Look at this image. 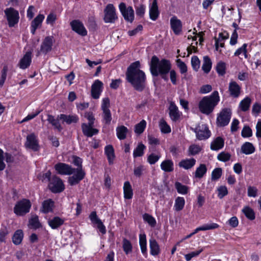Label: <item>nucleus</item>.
<instances>
[{
    "label": "nucleus",
    "instance_id": "11",
    "mask_svg": "<svg viewBox=\"0 0 261 261\" xmlns=\"http://www.w3.org/2000/svg\"><path fill=\"white\" fill-rule=\"evenodd\" d=\"M119 8L124 19L132 22L134 20V11L132 7L129 6L126 8L125 3H121L119 5Z\"/></svg>",
    "mask_w": 261,
    "mask_h": 261
},
{
    "label": "nucleus",
    "instance_id": "39",
    "mask_svg": "<svg viewBox=\"0 0 261 261\" xmlns=\"http://www.w3.org/2000/svg\"><path fill=\"white\" fill-rule=\"evenodd\" d=\"M128 129L126 127L121 125L116 128L117 136L120 140H124L126 137Z\"/></svg>",
    "mask_w": 261,
    "mask_h": 261
},
{
    "label": "nucleus",
    "instance_id": "57",
    "mask_svg": "<svg viewBox=\"0 0 261 261\" xmlns=\"http://www.w3.org/2000/svg\"><path fill=\"white\" fill-rule=\"evenodd\" d=\"M241 135L243 138H249L252 136V130L248 125H245L241 132Z\"/></svg>",
    "mask_w": 261,
    "mask_h": 261
},
{
    "label": "nucleus",
    "instance_id": "23",
    "mask_svg": "<svg viewBox=\"0 0 261 261\" xmlns=\"http://www.w3.org/2000/svg\"><path fill=\"white\" fill-rule=\"evenodd\" d=\"M169 110V116L171 120L173 121H176L180 117V113L174 102H170Z\"/></svg>",
    "mask_w": 261,
    "mask_h": 261
},
{
    "label": "nucleus",
    "instance_id": "59",
    "mask_svg": "<svg viewBox=\"0 0 261 261\" xmlns=\"http://www.w3.org/2000/svg\"><path fill=\"white\" fill-rule=\"evenodd\" d=\"M218 196L220 199L223 198L228 194V190L226 186H221L218 188Z\"/></svg>",
    "mask_w": 261,
    "mask_h": 261
},
{
    "label": "nucleus",
    "instance_id": "15",
    "mask_svg": "<svg viewBox=\"0 0 261 261\" xmlns=\"http://www.w3.org/2000/svg\"><path fill=\"white\" fill-rule=\"evenodd\" d=\"M25 145L27 148L31 149L34 151H37L39 150L38 140L37 136L34 133H32L27 136Z\"/></svg>",
    "mask_w": 261,
    "mask_h": 261
},
{
    "label": "nucleus",
    "instance_id": "5",
    "mask_svg": "<svg viewBox=\"0 0 261 261\" xmlns=\"http://www.w3.org/2000/svg\"><path fill=\"white\" fill-rule=\"evenodd\" d=\"M110 107V99L108 97L102 99L101 109L102 111V122L106 124H110L112 120V115L109 109Z\"/></svg>",
    "mask_w": 261,
    "mask_h": 261
},
{
    "label": "nucleus",
    "instance_id": "8",
    "mask_svg": "<svg viewBox=\"0 0 261 261\" xmlns=\"http://www.w3.org/2000/svg\"><path fill=\"white\" fill-rule=\"evenodd\" d=\"M31 203L29 200L23 199L16 204L14 208V213L18 216H23L29 212Z\"/></svg>",
    "mask_w": 261,
    "mask_h": 261
},
{
    "label": "nucleus",
    "instance_id": "13",
    "mask_svg": "<svg viewBox=\"0 0 261 261\" xmlns=\"http://www.w3.org/2000/svg\"><path fill=\"white\" fill-rule=\"evenodd\" d=\"M55 168L59 174L62 175H71L75 171V168H73L71 166L63 163L56 164Z\"/></svg>",
    "mask_w": 261,
    "mask_h": 261
},
{
    "label": "nucleus",
    "instance_id": "50",
    "mask_svg": "<svg viewBox=\"0 0 261 261\" xmlns=\"http://www.w3.org/2000/svg\"><path fill=\"white\" fill-rule=\"evenodd\" d=\"M143 218L151 227H154L155 226L156 224V220L151 215L148 214H145L143 216Z\"/></svg>",
    "mask_w": 261,
    "mask_h": 261
},
{
    "label": "nucleus",
    "instance_id": "31",
    "mask_svg": "<svg viewBox=\"0 0 261 261\" xmlns=\"http://www.w3.org/2000/svg\"><path fill=\"white\" fill-rule=\"evenodd\" d=\"M58 117L62 120L63 122H66L68 124L72 123H76L79 120L78 117L75 115H67L65 114H60L58 115Z\"/></svg>",
    "mask_w": 261,
    "mask_h": 261
},
{
    "label": "nucleus",
    "instance_id": "42",
    "mask_svg": "<svg viewBox=\"0 0 261 261\" xmlns=\"http://www.w3.org/2000/svg\"><path fill=\"white\" fill-rule=\"evenodd\" d=\"M23 233L21 230L18 229L15 231L13 237L12 241L14 244L19 245L22 242Z\"/></svg>",
    "mask_w": 261,
    "mask_h": 261
},
{
    "label": "nucleus",
    "instance_id": "58",
    "mask_svg": "<svg viewBox=\"0 0 261 261\" xmlns=\"http://www.w3.org/2000/svg\"><path fill=\"white\" fill-rule=\"evenodd\" d=\"M200 61L196 56H194L191 58V65L193 69L197 71L200 67Z\"/></svg>",
    "mask_w": 261,
    "mask_h": 261
},
{
    "label": "nucleus",
    "instance_id": "49",
    "mask_svg": "<svg viewBox=\"0 0 261 261\" xmlns=\"http://www.w3.org/2000/svg\"><path fill=\"white\" fill-rule=\"evenodd\" d=\"M146 125V122L142 120L139 123L136 125L135 132L139 135L141 134L144 130Z\"/></svg>",
    "mask_w": 261,
    "mask_h": 261
},
{
    "label": "nucleus",
    "instance_id": "36",
    "mask_svg": "<svg viewBox=\"0 0 261 261\" xmlns=\"http://www.w3.org/2000/svg\"><path fill=\"white\" fill-rule=\"evenodd\" d=\"M139 244L142 253L145 256H147L146 237L144 233L139 235Z\"/></svg>",
    "mask_w": 261,
    "mask_h": 261
},
{
    "label": "nucleus",
    "instance_id": "45",
    "mask_svg": "<svg viewBox=\"0 0 261 261\" xmlns=\"http://www.w3.org/2000/svg\"><path fill=\"white\" fill-rule=\"evenodd\" d=\"M247 44L244 43L241 47L239 48L234 53V56L239 57L242 55L245 59L248 58L247 51Z\"/></svg>",
    "mask_w": 261,
    "mask_h": 261
},
{
    "label": "nucleus",
    "instance_id": "48",
    "mask_svg": "<svg viewBox=\"0 0 261 261\" xmlns=\"http://www.w3.org/2000/svg\"><path fill=\"white\" fill-rule=\"evenodd\" d=\"M29 224L31 227L34 229L38 228L41 226L38 217L37 215L32 216L31 218L29 220Z\"/></svg>",
    "mask_w": 261,
    "mask_h": 261
},
{
    "label": "nucleus",
    "instance_id": "54",
    "mask_svg": "<svg viewBox=\"0 0 261 261\" xmlns=\"http://www.w3.org/2000/svg\"><path fill=\"white\" fill-rule=\"evenodd\" d=\"M201 147L198 145L196 144H192L190 146L188 151L189 152V155H194L198 153H199L201 150Z\"/></svg>",
    "mask_w": 261,
    "mask_h": 261
},
{
    "label": "nucleus",
    "instance_id": "1",
    "mask_svg": "<svg viewBox=\"0 0 261 261\" xmlns=\"http://www.w3.org/2000/svg\"><path fill=\"white\" fill-rule=\"evenodd\" d=\"M126 79L136 90L142 91L144 89L146 78L144 72L140 70L139 61L132 63L127 67Z\"/></svg>",
    "mask_w": 261,
    "mask_h": 261
},
{
    "label": "nucleus",
    "instance_id": "43",
    "mask_svg": "<svg viewBox=\"0 0 261 261\" xmlns=\"http://www.w3.org/2000/svg\"><path fill=\"white\" fill-rule=\"evenodd\" d=\"M242 212L244 214L245 216L250 220H253L255 218L254 211L249 206L244 207L242 210Z\"/></svg>",
    "mask_w": 261,
    "mask_h": 261
},
{
    "label": "nucleus",
    "instance_id": "63",
    "mask_svg": "<svg viewBox=\"0 0 261 261\" xmlns=\"http://www.w3.org/2000/svg\"><path fill=\"white\" fill-rule=\"evenodd\" d=\"M230 154L229 153L222 152L220 153L217 156L218 160L222 162H227L230 159Z\"/></svg>",
    "mask_w": 261,
    "mask_h": 261
},
{
    "label": "nucleus",
    "instance_id": "17",
    "mask_svg": "<svg viewBox=\"0 0 261 261\" xmlns=\"http://www.w3.org/2000/svg\"><path fill=\"white\" fill-rule=\"evenodd\" d=\"M89 219L92 223L96 225L99 231L103 234L106 233V228L101 220L97 217L96 212L93 211L89 215Z\"/></svg>",
    "mask_w": 261,
    "mask_h": 261
},
{
    "label": "nucleus",
    "instance_id": "16",
    "mask_svg": "<svg viewBox=\"0 0 261 261\" xmlns=\"http://www.w3.org/2000/svg\"><path fill=\"white\" fill-rule=\"evenodd\" d=\"M72 30L82 36L87 35V31L83 23L79 20H73L70 23Z\"/></svg>",
    "mask_w": 261,
    "mask_h": 261
},
{
    "label": "nucleus",
    "instance_id": "38",
    "mask_svg": "<svg viewBox=\"0 0 261 261\" xmlns=\"http://www.w3.org/2000/svg\"><path fill=\"white\" fill-rule=\"evenodd\" d=\"M212 62L211 59L207 56H204L203 57V62L202 66L203 71L205 73H208L212 68Z\"/></svg>",
    "mask_w": 261,
    "mask_h": 261
},
{
    "label": "nucleus",
    "instance_id": "41",
    "mask_svg": "<svg viewBox=\"0 0 261 261\" xmlns=\"http://www.w3.org/2000/svg\"><path fill=\"white\" fill-rule=\"evenodd\" d=\"M251 103V98L249 97H246L241 101L239 104V108L242 111L246 112L249 110Z\"/></svg>",
    "mask_w": 261,
    "mask_h": 261
},
{
    "label": "nucleus",
    "instance_id": "10",
    "mask_svg": "<svg viewBox=\"0 0 261 261\" xmlns=\"http://www.w3.org/2000/svg\"><path fill=\"white\" fill-rule=\"evenodd\" d=\"M231 111L229 109H223L218 115L216 123L218 126L227 125L231 118Z\"/></svg>",
    "mask_w": 261,
    "mask_h": 261
},
{
    "label": "nucleus",
    "instance_id": "44",
    "mask_svg": "<svg viewBox=\"0 0 261 261\" xmlns=\"http://www.w3.org/2000/svg\"><path fill=\"white\" fill-rule=\"evenodd\" d=\"M145 146L142 143H139L137 147L134 150V158L142 156L144 154V150L145 149Z\"/></svg>",
    "mask_w": 261,
    "mask_h": 261
},
{
    "label": "nucleus",
    "instance_id": "47",
    "mask_svg": "<svg viewBox=\"0 0 261 261\" xmlns=\"http://www.w3.org/2000/svg\"><path fill=\"white\" fill-rule=\"evenodd\" d=\"M175 187L178 193L181 194H186L188 192V187L185 185H182L179 182H176Z\"/></svg>",
    "mask_w": 261,
    "mask_h": 261
},
{
    "label": "nucleus",
    "instance_id": "40",
    "mask_svg": "<svg viewBox=\"0 0 261 261\" xmlns=\"http://www.w3.org/2000/svg\"><path fill=\"white\" fill-rule=\"evenodd\" d=\"M185 200L184 197H177L175 200L174 209L176 212L181 211L185 206Z\"/></svg>",
    "mask_w": 261,
    "mask_h": 261
},
{
    "label": "nucleus",
    "instance_id": "4",
    "mask_svg": "<svg viewBox=\"0 0 261 261\" xmlns=\"http://www.w3.org/2000/svg\"><path fill=\"white\" fill-rule=\"evenodd\" d=\"M55 42V39L53 36H46L43 40L39 49L37 51L36 56L38 57L43 54L47 55L53 49V46Z\"/></svg>",
    "mask_w": 261,
    "mask_h": 261
},
{
    "label": "nucleus",
    "instance_id": "53",
    "mask_svg": "<svg viewBox=\"0 0 261 261\" xmlns=\"http://www.w3.org/2000/svg\"><path fill=\"white\" fill-rule=\"evenodd\" d=\"M222 173V170L221 168H216L213 170L211 174L212 180H217L221 176Z\"/></svg>",
    "mask_w": 261,
    "mask_h": 261
},
{
    "label": "nucleus",
    "instance_id": "25",
    "mask_svg": "<svg viewBox=\"0 0 261 261\" xmlns=\"http://www.w3.org/2000/svg\"><path fill=\"white\" fill-rule=\"evenodd\" d=\"M31 55L32 53L31 51H28L20 60L19 66L21 69H26L30 66L32 61Z\"/></svg>",
    "mask_w": 261,
    "mask_h": 261
},
{
    "label": "nucleus",
    "instance_id": "35",
    "mask_svg": "<svg viewBox=\"0 0 261 261\" xmlns=\"http://www.w3.org/2000/svg\"><path fill=\"white\" fill-rule=\"evenodd\" d=\"M161 168L162 170L166 172H170L174 170V164L171 160H166L162 162Z\"/></svg>",
    "mask_w": 261,
    "mask_h": 261
},
{
    "label": "nucleus",
    "instance_id": "46",
    "mask_svg": "<svg viewBox=\"0 0 261 261\" xmlns=\"http://www.w3.org/2000/svg\"><path fill=\"white\" fill-rule=\"evenodd\" d=\"M160 127L161 131L164 134H168L171 132V128L164 119H161L160 121Z\"/></svg>",
    "mask_w": 261,
    "mask_h": 261
},
{
    "label": "nucleus",
    "instance_id": "26",
    "mask_svg": "<svg viewBox=\"0 0 261 261\" xmlns=\"http://www.w3.org/2000/svg\"><path fill=\"white\" fill-rule=\"evenodd\" d=\"M150 253L153 256H157L160 253L159 245L154 238L149 240Z\"/></svg>",
    "mask_w": 261,
    "mask_h": 261
},
{
    "label": "nucleus",
    "instance_id": "34",
    "mask_svg": "<svg viewBox=\"0 0 261 261\" xmlns=\"http://www.w3.org/2000/svg\"><path fill=\"white\" fill-rule=\"evenodd\" d=\"M241 152L245 154H250L254 152L255 149L253 144L248 142L244 143L241 146Z\"/></svg>",
    "mask_w": 261,
    "mask_h": 261
},
{
    "label": "nucleus",
    "instance_id": "9",
    "mask_svg": "<svg viewBox=\"0 0 261 261\" xmlns=\"http://www.w3.org/2000/svg\"><path fill=\"white\" fill-rule=\"evenodd\" d=\"M103 20L106 23H113L118 19L114 5L109 4L104 9Z\"/></svg>",
    "mask_w": 261,
    "mask_h": 261
},
{
    "label": "nucleus",
    "instance_id": "28",
    "mask_svg": "<svg viewBox=\"0 0 261 261\" xmlns=\"http://www.w3.org/2000/svg\"><path fill=\"white\" fill-rule=\"evenodd\" d=\"M64 223V219L59 217H54L48 221L49 226L54 229H57L62 225Z\"/></svg>",
    "mask_w": 261,
    "mask_h": 261
},
{
    "label": "nucleus",
    "instance_id": "62",
    "mask_svg": "<svg viewBox=\"0 0 261 261\" xmlns=\"http://www.w3.org/2000/svg\"><path fill=\"white\" fill-rule=\"evenodd\" d=\"M203 251V249L201 248L198 250L191 252L185 255V259L187 261L190 260L193 257H196Z\"/></svg>",
    "mask_w": 261,
    "mask_h": 261
},
{
    "label": "nucleus",
    "instance_id": "7",
    "mask_svg": "<svg viewBox=\"0 0 261 261\" xmlns=\"http://www.w3.org/2000/svg\"><path fill=\"white\" fill-rule=\"evenodd\" d=\"M4 12L9 27H13L18 23L19 19L18 11L11 7L6 9Z\"/></svg>",
    "mask_w": 261,
    "mask_h": 261
},
{
    "label": "nucleus",
    "instance_id": "24",
    "mask_svg": "<svg viewBox=\"0 0 261 261\" xmlns=\"http://www.w3.org/2000/svg\"><path fill=\"white\" fill-rule=\"evenodd\" d=\"M196 161L194 158L185 159L181 160L179 163V167L185 170H189L193 168L195 165Z\"/></svg>",
    "mask_w": 261,
    "mask_h": 261
},
{
    "label": "nucleus",
    "instance_id": "51",
    "mask_svg": "<svg viewBox=\"0 0 261 261\" xmlns=\"http://www.w3.org/2000/svg\"><path fill=\"white\" fill-rule=\"evenodd\" d=\"M229 37L228 34L226 32L220 33L219 34V37L215 38V46L216 50H218L219 47V42L224 41L227 39Z\"/></svg>",
    "mask_w": 261,
    "mask_h": 261
},
{
    "label": "nucleus",
    "instance_id": "32",
    "mask_svg": "<svg viewBox=\"0 0 261 261\" xmlns=\"http://www.w3.org/2000/svg\"><path fill=\"white\" fill-rule=\"evenodd\" d=\"M224 145V140L221 137H217L211 144V149L218 150L222 148Z\"/></svg>",
    "mask_w": 261,
    "mask_h": 261
},
{
    "label": "nucleus",
    "instance_id": "19",
    "mask_svg": "<svg viewBox=\"0 0 261 261\" xmlns=\"http://www.w3.org/2000/svg\"><path fill=\"white\" fill-rule=\"evenodd\" d=\"M171 28L174 33L178 35L180 33L182 30V23L181 21L177 17L173 16L170 19Z\"/></svg>",
    "mask_w": 261,
    "mask_h": 261
},
{
    "label": "nucleus",
    "instance_id": "27",
    "mask_svg": "<svg viewBox=\"0 0 261 261\" xmlns=\"http://www.w3.org/2000/svg\"><path fill=\"white\" fill-rule=\"evenodd\" d=\"M54 206V201L51 199H48L42 202L41 211L44 214L51 212Z\"/></svg>",
    "mask_w": 261,
    "mask_h": 261
},
{
    "label": "nucleus",
    "instance_id": "20",
    "mask_svg": "<svg viewBox=\"0 0 261 261\" xmlns=\"http://www.w3.org/2000/svg\"><path fill=\"white\" fill-rule=\"evenodd\" d=\"M241 87L236 82L231 81L229 84L228 91L230 96L234 98L238 97L241 93Z\"/></svg>",
    "mask_w": 261,
    "mask_h": 261
},
{
    "label": "nucleus",
    "instance_id": "2",
    "mask_svg": "<svg viewBox=\"0 0 261 261\" xmlns=\"http://www.w3.org/2000/svg\"><path fill=\"white\" fill-rule=\"evenodd\" d=\"M149 65L150 72L153 76L160 75L164 81H168L167 74L171 69V64L169 60L165 59L160 60L156 56H153Z\"/></svg>",
    "mask_w": 261,
    "mask_h": 261
},
{
    "label": "nucleus",
    "instance_id": "3",
    "mask_svg": "<svg viewBox=\"0 0 261 261\" xmlns=\"http://www.w3.org/2000/svg\"><path fill=\"white\" fill-rule=\"evenodd\" d=\"M219 100L218 92L215 91L210 96H205L200 101L199 103L200 111L206 115L211 114Z\"/></svg>",
    "mask_w": 261,
    "mask_h": 261
},
{
    "label": "nucleus",
    "instance_id": "14",
    "mask_svg": "<svg viewBox=\"0 0 261 261\" xmlns=\"http://www.w3.org/2000/svg\"><path fill=\"white\" fill-rule=\"evenodd\" d=\"M74 174L68 178V183L70 186L78 184L85 177V173L82 169L76 168Z\"/></svg>",
    "mask_w": 261,
    "mask_h": 261
},
{
    "label": "nucleus",
    "instance_id": "60",
    "mask_svg": "<svg viewBox=\"0 0 261 261\" xmlns=\"http://www.w3.org/2000/svg\"><path fill=\"white\" fill-rule=\"evenodd\" d=\"M8 70V68L7 66H6V65L4 66L2 70V72H1L2 74H1V79H0V87H2L4 85V84L5 82V80L7 77Z\"/></svg>",
    "mask_w": 261,
    "mask_h": 261
},
{
    "label": "nucleus",
    "instance_id": "21",
    "mask_svg": "<svg viewBox=\"0 0 261 261\" xmlns=\"http://www.w3.org/2000/svg\"><path fill=\"white\" fill-rule=\"evenodd\" d=\"M93 125L89 124L83 123L82 124V129L84 135L88 137H91L98 133V130L93 128Z\"/></svg>",
    "mask_w": 261,
    "mask_h": 261
},
{
    "label": "nucleus",
    "instance_id": "52",
    "mask_svg": "<svg viewBox=\"0 0 261 261\" xmlns=\"http://www.w3.org/2000/svg\"><path fill=\"white\" fill-rule=\"evenodd\" d=\"M122 247L124 252L127 254L132 251V245L130 242L125 238L123 239Z\"/></svg>",
    "mask_w": 261,
    "mask_h": 261
},
{
    "label": "nucleus",
    "instance_id": "55",
    "mask_svg": "<svg viewBox=\"0 0 261 261\" xmlns=\"http://www.w3.org/2000/svg\"><path fill=\"white\" fill-rule=\"evenodd\" d=\"M44 19V16L43 14H39L32 21L31 25L38 28L41 25Z\"/></svg>",
    "mask_w": 261,
    "mask_h": 261
},
{
    "label": "nucleus",
    "instance_id": "61",
    "mask_svg": "<svg viewBox=\"0 0 261 261\" xmlns=\"http://www.w3.org/2000/svg\"><path fill=\"white\" fill-rule=\"evenodd\" d=\"M177 65L179 68L180 72L181 74L186 73L187 72V66L186 64L180 59L176 60Z\"/></svg>",
    "mask_w": 261,
    "mask_h": 261
},
{
    "label": "nucleus",
    "instance_id": "64",
    "mask_svg": "<svg viewBox=\"0 0 261 261\" xmlns=\"http://www.w3.org/2000/svg\"><path fill=\"white\" fill-rule=\"evenodd\" d=\"M144 167L142 165L135 167L134 169V174L137 177H140L143 173Z\"/></svg>",
    "mask_w": 261,
    "mask_h": 261
},
{
    "label": "nucleus",
    "instance_id": "12",
    "mask_svg": "<svg viewBox=\"0 0 261 261\" xmlns=\"http://www.w3.org/2000/svg\"><path fill=\"white\" fill-rule=\"evenodd\" d=\"M197 138L199 140H206L211 136V132L205 124L198 125L194 129Z\"/></svg>",
    "mask_w": 261,
    "mask_h": 261
},
{
    "label": "nucleus",
    "instance_id": "18",
    "mask_svg": "<svg viewBox=\"0 0 261 261\" xmlns=\"http://www.w3.org/2000/svg\"><path fill=\"white\" fill-rule=\"evenodd\" d=\"M102 83L98 80L94 81L91 86V96L94 99L99 98L102 91Z\"/></svg>",
    "mask_w": 261,
    "mask_h": 261
},
{
    "label": "nucleus",
    "instance_id": "33",
    "mask_svg": "<svg viewBox=\"0 0 261 261\" xmlns=\"http://www.w3.org/2000/svg\"><path fill=\"white\" fill-rule=\"evenodd\" d=\"M124 198L126 199H132L133 196V192L132 186L129 181L124 182L123 186Z\"/></svg>",
    "mask_w": 261,
    "mask_h": 261
},
{
    "label": "nucleus",
    "instance_id": "37",
    "mask_svg": "<svg viewBox=\"0 0 261 261\" xmlns=\"http://www.w3.org/2000/svg\"><path fill=\"white\" fill-rule=\"evenodd\" d=\"M207 171L206 165L204 164H200L199 166L196 169L195 172V177L201 178L205 174Z\"/></svg>",
    "mask_w": 261,
    "mask_h": 261
},
{
    "label": "nucleus",
    "instance_id": "6",
    "mask_svg": "<svg viewBox=\"0 0 261 261\" xmlns=\"http://www.w3.org/2000/svg\"><path fill=\"white\" fill-rule=\"evenodd\" d=\"M48 189L54 193H59L65 189V185L62 180L59 177L54 175L48 185Z\"/></svg>",
    "mask_w": 261,
    "mask_h": 261
},
{
    "label": "nucleus",
    "instance_id": "29",
    "mask_svg": "<svg viewBox=\"0 0 261 261\" xmlns=\"http://www.w3.org/2000/svg\"><path fill=\"white\" fill-rule=\"evenodd\" d=\"M105 153L107 156L109 164H113L115 158L113 147L111 145H107L105 148Z\"/></svg>",
    "mask_w": 261,
    "mask_h": 261
},
{
    "label": "nucleus",
    "instance_id": "22",
    "mask_svg": "<svg viewBox=\"0 0 261 261\" xmlns=\"http://www.w3.org/2000/svg\"><path fill=\"white\" fill-rule=\"evenodd\" d=\"M159 14L157 0H153L149 7V17L152 20L155 21L158 18Z\"/></svg>",
    "mask_w": 261,
    "mask_h": 261
},
{
    "label": "nucleus",
    "instance_id": "56",
    "mask_svg": "<svg viewBox=\"0 0 261 261\" xmlns=\"http://www.w3.org/2000/svg\"><path fill=\"white\" fill-rule=\"evenodd\" d=\"M226 65L223 62H219L216 66V70L220 75H223L225 73Z\"/></svg>",
    "mask_w": 261,
    "mask_h": 261
},
{
    "label": "nucleus",
    "instance_id": "30",
    "mask_svg": "<svg viewBox=\"0 0 261 261\" xmlns=\"http://www.w3.org/2000/svg\"><path fill=\"white\" fill-rule=\"evenodd\" d=\"M60 118L58 117V116L56 118L54 116L51 115H48L47 121L50 123L55 129H58V131L61 132L63 128L59 122Z\"/></svg>",
    "mask_w": 261,
    "mask_h": 261
}]
</instances>
